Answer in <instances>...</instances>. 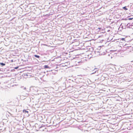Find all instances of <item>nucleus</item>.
Here are the masks:
<instances>
[{"label": "nucleus", "mask_w": 133, "mask_h": 133, "mask_svg": "<svg viewBox=\"0 0 133 133\" xmlns=\"http://www.w3.org/2000/svg\"><path fill=\"white\" fill-rule=\"evenodd\" d=\"M0 71H1V70L0 69Z\"/></svg>", "instance_id": "obj_10"}, {"label": "nucleus", "mask_w": 133, "mask_h": 133, "mask_svg": "<svg viewBox=\"0 0 133 133\" xmlns=\"http://www.w3.org/2000/svg\"><path fill=\"white\" fill-rule=\"evenodd\" d=\"M18 68V67H16L15 68V69H17Z\"/></svg>", "instance_id": "obj_7"}, {"label": "nucleus", "mask_w": 133, "mask_h": 133, "mask_svg": "<svg viewBox=\"0 0 133 133\" xmlns=\"http://www.w3.org/2000/svg\"><path fill=\"white\" fill-rule=\"evenodd\" d=\"M122 40H124V38H122Z\"/></svg>", "instance_id": "obj_9"}, {"label": "nucleus", "mask_w": 133, "mask_h": 133, "mask_svg": "<svg viewBox=\"0 0 133 133\" xmlns=\"http://www.w3.org/2000/svg\"><path fill=\"white\" fill-rule=\"evenodd\" d=\"M44 67L45 69L49 68H50V67L49 66H48L47 65H44Z\"/></svg>", "instance_id": "obj_2"}, {"label": "nucleus", "mask_w": 133, "mask_h": 133, "mask_svg": "<svg viewBox=\"0 0 133 133\" xmlns=\"http://www.w3.org/2000/svg\"><path fill=\"white\" fill-rule=\"evenodd\" d=\"M0 64L3 66H4L5 65V64L3 63H1Z\"/></svg>", "instance_id": "obj_5"}, {"label": "nucleus", "mask_w": 133, "mask_h": 133, "mask_svg": "<svg viewBox=\"0 0 133 133\" xmlns=\"http://www.w3.org/2000/svg\"><path fill=\"white\" fill-rule=\"evenodd\" d=\"M132 19V18H128V19L129 20H131Z\"/></svg>", "instance_id": "obj_6"}, {"label": "nucleus", "mask_w": 133, "mask_h": 133, "mask_svg": "<svg viewBox=\"0 0 133 133\" xmlns=\"http://www.w3.org/2000/svg\"><path fill=\"white\" fill-rule=\"evenodd\" d=\"M34 56L35 57H36L37 58H39L40 57L39 56H38L36 55H35Z\"/></svg>", "instance_id": "obj_4"}, {"label": "nucleus", "mask_w": 133, "mask_h": 133, "mask_svg": "<svg viewBox=\"0 0 133 133\" xmlns=\"http://www.w3.org/2000/svg\"><path fill=\"white\" fill-rule=\"evenodd\" d=\"M123 9L124 10H128V9L127 8L126 6L123 7Z\"/></svg>", "instance_id": "obj_3"}, {"label": "nucleus", "mask_w": 133, "mask_h": 133, "mask_svg": "<svg viewBox=\"0 0 133 133\" xmlns=\"http://www.w3.org/2000/svg\"><path fill=\"white\" fill-rule=\"evenodd\" d=\"M23 112V113H27L28 114V111H26V110H24Z\"/></svg>", "instance_id": "obj_1"}, {"label": "nucleus", "mask_w": 133, "mask_h": 133, "mask_svg": "<svg viewBox=\"0 0 133 133\" xmlns=\"http://www.w3.org/2000/svg\"><path fill=\"white\" fill-rule=\"evenodd\" d=\"M11 62H13V60H11Z\"/></svg>", "instance_id": "obj_8"}]
</instances>
